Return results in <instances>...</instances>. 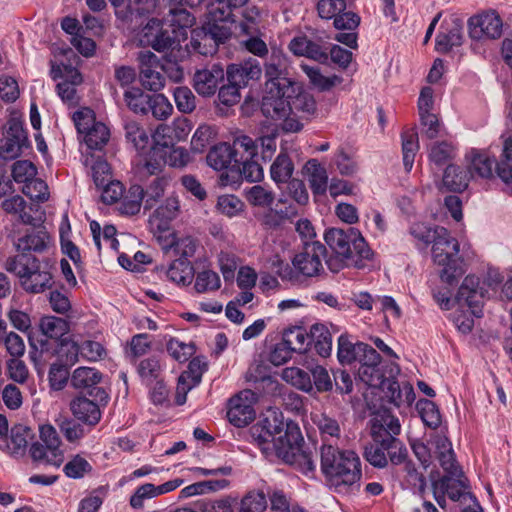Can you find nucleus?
I'll use <instances>...</instances> for the list:
<instances>
[{
	"instance_id": "nucleus-7",
	"label": "nucleus",
	"mask_w": 512,
	"mask_h": 512,
	"mask_svg": "<svg viewBox=\"0 0 512 512\" xmlns=\"http://www.w3.org/2000/svg\"><path fill=\"white\" fill-rule=\"evenodd\" d=\"M296 89H282V87H265V94L261 102V112L266 118L280 120L291 113L290 99Z\"/></svg>"
},
{
	"instance_id": "nucleus-36",
	"label": "nucleus",
	"mask_w": 512,
	"mask_h": 512,
	"mask_svg": "<svg viewBox=\"0 0 512 512\" xmlns=\"http://www.w3.org/2000/svg\"><path fill=\"white\" fill-rule=\"evenodd\" d=\"M151 95L144 93L141 88L129 87L124 92L127 107L136 114L146 115L149 112Z\"/></svg>"
},
{
	"instance_id": "nucleus-28",
	"label": "nucleus",
	"mask_w": 512,
	"mask_h": 512,
	"mask_svg": "<svg viewBox=\"0 0 512 512\" xmlns=\"http://www.w3.org/2000/svg\"><path fill=\"white\" fill-rule=\"evenodd\" d=\"M294 164L285 152H280L270 166L271 179L280 187L292 179Z\"/></svg>"
},
{
	"instance_id": "nucleus-14",
	"label": "nucleus",
	"mask_w": 512,
	"mask_h": 512,
	"mask_svg": "<svg viewBox=\"0 0 512 512\" xmlns=\"http://www.w3.org/2000/svg\"><path fill=\"white\" fill-rule=\"evenodd\" d=\"M180 202L177 196L168 197L150 217L149 224L151 231L162 241V234L170 232L169 223L175 219L179 213Z\"/></svg>"
},
{
	"instance_id": "nucleus-43",
	"label": "nucleus",
	"mask_w": 512,
	"mask_h": 512,
	"mask_svg": "<svg viewBox=\"0 0 512 512\" xmlns=\"http://www.w3.org/2000/svg\"><path fill=\"white\" fill-rule=\"evenodd\" d=\"M40 330L48 338L59 339L69 332V324L63 318L45 316L40 320Z\"/></svg>"
},
{
	"instance_id": "nucleus-40",
	"label": "nucleus",
	"mask_w": 512,
	"mask_h": 512,
	"mask_svg": "<svg viewBox=\"0 0 512 512\" xmlns=\"http://www.w3.org/2000/svg\"><path fill=\"white\" fill-rule=\"evenodd\" d=\"M142 201H144V188L137 184L132 185L128 195L121 201L119 211L123 215H135L140 211Z\"/></svg>"
},
{
	"instance_id": "nucleus-54",
	"label": "nucleus",
	"mask_w": 512,
	"mask_h": 512,
	"mask_svg": "<svg viewBox=\"0 0 512 512\" xmlns=\"http://www.w3.org/2000/svg\"><path fill=\"white\" fill-rule=\"evenodd\" d=\"M352 0H318L317 12L320 18L332 20L350 7Z\"/></svg>"
},
{
	"instance_id": "nucleus-39",
	"label": "nucleus",
	"mask_w": 512,
	"mask_h": 512,
	"mask_svg": "<svg viewBox=\"0 0 512 512\" xmlns=\"http://www.w3.org/2000/svg\"><path fill=\"white\" fill-rule=\"evenodd\" d=\"M124 130L127 141L132 143L137 151H144L148 147L150 143L149 135L138 122L126 121Z\"/></svg>"
},
{
	"instance_id": "nucleus-51",
	"label": "nucleus",
	"mask_w": 512,
	"mask_h": 512,
	"mask_svg": "<svg viewBox=\"0 0 512 512\" xmlns=\"http://www.w3.org/2000/svg\"><path fill=\"white\" fill-rule=\"evenodd\" d=\"M109 130L101 122L93 123L91 128L84 134V141L89 149H101L109 140Z\"/></svg>"
},
{
	"instance_id": "nucleus-15",
	"label": "nucleus",
	"mask_w": 512,
	"mask_h": 512,
	"mask_svg": "<svg viewBox=\"0 0 512 512\" xmlns=\"http://www.w3.org/2000/svg\"><path fill=\"white\" fill-rule=\"evenodd\" d=\"M399 366L395 363L389 365V376L385 379V392L389 402L399 407L402 404L410 405L415 399L413 387L404 383L403 386L395 380V376L399 374Z\"/></svg>"
},
{
	"instance_id": "nucleus-31",
	"label": "nucleus",
	"mask_w": 512,
	"mask_h": 512,
	"mask_svg": "<svg viewBox=\"0 0 512 512\" xmlns=\"http://www.w3.org/2000/svg\"><path fill=\"white\" fill-rule=\"evenodd\" d=\"M436 447L438 450V460L440 466L446 472V475L458 476V473L462 472L459 466L456 464L454 452L451 448V443L448 439L440 437L437 439Z\"/></svg>"
},
{
	"instance_id": "nucleus-60",
	"label": "nucleus",
	"mask_w": 512,
	"mask_h": 512,
	"mask_svg": "<svg viewBox=\"0 0 512 512\" xmlns=\"http://www.w3.org/2000/svg\"><path fill=\"white\" fill-rule=\"evenodd\" d=\"M221 285L219 275L209 269L203 270L196 275L195 289L199 293L217 290Z\"/></svg>"
},
{
	"instance_id": "nucleus-23",
	"label": "nucleus",
	"mask_w": 512,
	"mask_h": 512,
	"mask_svg": "<svg viewBox=\"0 0 512 512\" xmlns=\"http://www.w3.org/2000/svg\"><path fill=\"white\" fill-rule=\"evenodd\" d=\"M462 30V22L459 19H453L444 31L438 33L435 44L436 50L440 53H447L453 47L460 46L463 40Z\"/></svg>"
},
{
	"instance_id": "nucleus-38",
	"label": "nucleus",
	"mask_w": 512,
	"mask_h": 512,
	"mask_svg": "<svg viewBox=\"0 0 512 512\" xmlns=\"http://www.w3.org/2000/svg\"><path fill=\"white\" fill-rule=\"evenodd\" d=\"M166 275L172 282L186 285L192 281L193 267L186 259H176L166 270Z\"/></svg>"
},
{
	"instance_id": "nucleus-1",
	"label": "nucleus",
	"mask_w": 512,
	"mask_h": 512,
	"mask_svg": "<svg viewBox=\"0 0 512 512\" xmlns=\"http://www.w3.org/2000/svg\"><path fill=\"white\" fill-rule=\"evenodd\" d=\"M250 433L267 458L275 456L306 475L314 472L312 453L304 450V438L296 422H284L281 413L272 412L253 425Z\"/></svg>"
},
{
	"instance_id": "nucleus-49",
	"label": "nucleus",
	"mask_w": 512,
	"mask_h": 512,
	"mask_svg": "<svg viewBox=\"0 0 512 512\" xmlns=\"http://www.w3.org/2000/svg\"><path fill=\"white\" fill-rule=\"evenodd\" d=\"M32 460L38 464H48L59 467L64 459L63 452H55V459L48 452V447L42 442H33L29 449Z\"/></svg>"
},
{
	"instance_id": "nucleus-13",
	"label": "nucleus",
	"mask_w": 512,
	"mask_h": 512,
	"mask_svg": "<svg viewBox=\"0 0 512 512\" xmlns=\"http://www.w3.org/2000/svg\"><path fill=\"white\" fill-rule=\"evenodd\" d=\"M255 394L251 390H243L229 400L227 417L236 427H244L255 419L253 402Z\"/></svg>"
},
{
	"instance_id": "nucleus-41",
	"label": "nucleus",
	"mask_w": 512,
	"mask_h": 512,
	"mask_svg": "<svg viewBox=\"0 0 512 512\" xmlns=\"http://www.w3.org/2000/svg\"><path fill=\"white\" fill-rule=\"evenodd\" d=\"M73 348L75 351V361L77 360L78 353L90 362L102 360L107 355L105 347L100 342L93 340H84L79 344H74Z\"/></svg>"
},
{
	"instance_id": "nucleus-44",
	"label": "nucleus",
	"mask_w": 512,
	"mask_h": 512,
	"mask_svg": "<svg viewBox=\"0 0 512 512\" xmlns=\"http://www.w3.org/2000/svg\"><path fill=\"white\" fill-rule=\"evenodd\" d=\"M231 147L235 150V158H238L237 162L243 160V158H258V143L247 135L235 136Z\"/></svg>"
},
{
	"instance_id": "nucleus-52",
	"label": "nucleus",
	"mask_w": 512,
	"mask_h": 512,
	"mask_svg": "<svg viewBox=\"0 0 512 512\" xmlns=\"http://www.w3.org/2000/svg\"><path fill=\"white\" fill-rule=\"evenodd\" d=\"M169 179L165 176L154 178L144 189V208L151 209L164 195Z\"/></svg>"
},
{
	"instance_id": "nucleus-62",
	"label": "nucleus",
	"mask_w": 512,
	"mask_h": 512,
	"mask_svg": "<svg viewBox=\"0 0 512 512\" xmlns=\"http://www.w3.org/2000/svg\"><path fill=\"white\" fill-rule=\"evenodd\" d=\"M364 457L374 467L384 468L388 465L386 448L381 442L373 441L372 444L366 446Z\"/></svg>"
},
{
	"instance_id": "nucleus-27",
	"label": "nucleus",
	"mask_w": 512,
	"mask_h": 512,
	"mask_svg": "<svg viewBox=\"0 0 512 512\" xmlns=\"http://www.w3.org/2000/svg\"><path fill=\"white\" fill-rule=\"evenodd\" d=\"M467 159L469 162L468 173L471 178L475 176L481 178L492 177L495 161L487 154L473 150L467 155Z\"/></svg>"
},
{
	"instance_id": "nucleus-59",
	"label": "nucleus",
	"mask_w": 512,
	"mask_h": 512,
	"mask_svg": "<svg viewBox=\"0 0 512 512\" xmlns=\"http://www.w3.org/2000/svg\"><path fill=\"white\" fill-rule=\"evenodd\" d=\"M237 164H241V167L238 166V169L242 177L248 182H258L263 179L264 172L262 166L258 162V158H243V160L238 161Z\"/></svg>"
},
{
	"instance_id": "nucleus-29",
	"label": "nucleus",
	"mask_w": 512,
	"mask_h": 512,
	"mask_svg": "<svg viewBox=\"0 0 512 512\" xmlns=\"http://www.w3.org/2000/svg\"><path fill=\"white\" fill-rule=\"evenodd\" d=\"M401 432L399 419L391 414L385 413L379 419H375L371 427L373 441H377L378 435L382 438L397 437Z\"/></svg>"
},
{
	"instance_id": "nucleus-58",
	"label": "nucleus",
	"mask_w": 512,
	"mask_h": 512,
	"mask_svg": "<svg viewBox=\"0 0 512 512\" xmlns=\"http://www.w3.org/2000/svg\"><path fill=\"white\" fill-rule=\"evenodd\" d=\"M174 101L177 109L184 113L189 114L196 108V97L188 87H177L173 93Z\"/></svg>"
},
{
	"instance_id": "nucleus-17",
	"label": "nucleus",
	"mask_w": 512,
	"mask_h": 512,
	"mask_svg": "<svg viewBox=\"0 0 512 512\" xmlns=\"http://www.w3.org/2000/svg\"><path fill=\"white\" fill-rule=\"evenodd\" d=\"M101 379L102 375L97 369L92 367H78L73 371L70 383L76 389L94 387V389L90 391V395H94L99 402L107 404L109 397L106 391L101 387H95Z\"/></svg>"
},
{
	"instance_id": "nucleus-61",
	"label": "nucleus",
	"mask_w": 512,
	"mask_h": 512,
	"mask_svg": "<svg viewBox=\"0 0 512 512\" xmlns=\"http://www.w3.org/2000/svg\"><path fill=\"white\" fill-rule=\"evenodd\" d=\"M39 437L43 444L48 447V452L55 459V452H62L60 449L61 440L54 426L43 424L39 427Z\"/></svg>"
},
{
	"instance_id": "nucleus-5",
	"label": "nucleus",
	"mask_w": 512,
	"mask_h": 512,
	"mask_svg": "<svg viewBox=\"0 0 512 512\" xmlns=\"http://www.w3.org/2000/svg\"><path fill=\"white\" fill-rule=\"evenodd\" d=\"M435 233L437 237L432 243L433 261L443 267L440 272L441 280L452 285L464 273L459 256V242L444 227L436 226Z\"/></svg>"
},
{
	"instance_id": "nucleus-35",
	"label": "nucleus",
	"mask_w": 512,
	"mask_h": 512,
	"mask_svg": "<svg viewBox=\"0 0 512 512\" xmlns=\"http://www.w3.org/2000/svg\"><path fill=\"white\" fill-rule=\"evenodd\" d=\"M162 240H164V243H161L164 248L174 247L176 253L181 256L179 259L188 260L196 251V241L189 236L176 240L174 234L168 232L162 235Z\"/></svg>"
},
{
	"instance_id": "nucleus-48",
	"label": "nucleus",
	"mask_w": 512,
	"mask_h": 512,
	"mask_svg": "<svg viewBox=\"0 0 512 512\" xmlns=\"http://www.w3.org/2000/svg\"><path fill=\"white\" fill-rule=\"evenodd\" d=\"M282 378L302 391L310 392L313 390L310 374L298 367L285 368L282 372Z\"/></svg>"
},
{
	"instance_id": "nucleus-12",
	"label": "nucleus",
	"mask_w": 512,
	"mask_h": 512,
	"mask_svg": "<svg viewBox=\"0 0 512 512\" xmlns=\"http://www.w3.org/2000/svg\"><path fill=\"white\" fill-rule=\"evenodd\" d=\"M503 22L499 14L486 11L468 20L469 35L472 39H498L502 35Z\"/></svg>"
},
{
	"instance_id": "nucleus-16",
	"label": "nucleus",
	"mask_w": 512,
	"mask_h": 512,
	"mask_svg": "<svg viewBox=\"0 0 512 512\" xmlns=\"http://www.w3.org/2000/svg\"><path fill=\"white\" fill-rule=\"evenodd\" d=\"M361 22L360 16L353 12L347 11L341 12L338 16L333 19V26L337 30L347 31L339 32L335 35L334 39L351 49H356L358 34L356 32Z\"/></svg>"
},
{
	"instance_id": "nucleus-46",
	"label": "nucleus",
	"mask_w": 512,
	"mask_h": 512,
	"mask_svg": "<svg viewBox=\"0 0 512 512\" xmlns=\"http://www.w3.org/2000/svg\"><path fill=\"white\" fill-rule=\"evenodd\" d=\"M363 345V342L353 343L349 337L342 334L338 338L337 357L342 365H350L359 357L360 350L358 347Z\"/></svg>"
},
{
	"instance_id": "nucleus-26",
	"label": "nucleus",
	"mask_w": 512,
	"mask_h": 512,
	"mask_svg": "<svg viewBox=\"0 0 512 512\" xmlns=\"http://www.w3.org/2000/svg\"><path fill=\"white\" fill-rule=\"evenodd\" d=\"M469 173L457 165L450 164L443 174L442 185L449 191L462 192L469 184Z\"/></svg>"
},
{
	"instance_id": "nucleus-34",
	"label": "nucleus",
	"mask_w": 512,
	"mask_h": 512,
	"mask_svg": "<svg viewBox=\"0 0 512 512\" xmlns=\"http://www.w3.org/2000/svg\"><path fill=\"white\" fill-rule=\"evenodd\" d=\"M282 341L293 352L305 353L310 346V333L302 327H291L284 331Z\"/></svg>"
},
{
	"instance_id": "nucleus-64",
	"label": "nucleus",
	"mask_w": 512,
	"mask_h": 512,
	"mask_svg": "<svg viewBox=\"0 0 512 512\" xmlns=\"http://www.w3.org/2000/svg\"><path fill=\"white\" fill-rule=\"evenodd\" d=\"M64 473L67 477L79 479L92 470L90 463L80 455L74 456L64 466Z\"/></svg>"
},
{
	"instance_id": "nucleus-9",
	"label": "nucleus",
	"mask_w": 512,
	"mask_h": 512,
	"mask_svg": "<svg viewBox=\"0 0 512 512\" xmlns=\"http://www.w3.org/2000/svg\"><path fill=\"white\" fill-rule=\"evenodd\" d=\"M265 87L295 88V82L288 76V59L279 49H272L264 63Z\"/></svg>"
},
{
	"instance_id": "nucleus-2",
	"label": "nucleus",
	"mask_w": 512,
	"mask_h": 512,
	"mask_svg": "<svg viewBox=\"0 0 512 512\" xmlns=\"http://www.w3.org/2000/svg\"><path fill=\"white\" fill-rule=\"evenodd\" d=\"M324 240L332 251L327 255L326 265L333 273L345 267L364 268L365 262L373 257L365 238L354 227L330 228L325 232Z\"/></svg>"
},
{
	"instance_id": "nucleus-25",
	"label": "nucleus",
	"mask_w": 512,
	"mask_h": 512,
	"mask_svg": "<svg viewBox=\"0 0 512 512\" xmlns=\"http://www.w3.org/2000/svg\"><path fill=\"white\" fill-rule=\"evenodd\" d=\"M495 172L504 184V190L512 194V138L503 142L499 161L495 165Z\"/></svg>"
},
{
	"instance_id": "nucleus-56",
	"label": "nucleus",
	"mask_w": 512,
	"mask_h": 512,
	"mask_svg": "<svg viewBox=\"0 0 512 512\" xmlns=\"http://www.w3.org/2000/svg\"><path fill=\"white\" fill-rule=\"evenodd\" d=\"M417 410L424 424L432 429H436L441 424V415L434 402L427 399H421L417 402Z\"/></svg>"
},
{
	"instance_id": "nucleus-42",
	"label": "nucleus",
	"mask_w": 512,
	"mask_h": 512,
	"mask_svg": "<svg viewBox=\"0 0 512 512\" xmlns=\"http://www.w3.org/2000/svg\"><path fill=\"white\" fill-rule=\"evenodd\" d=\"M401 137L404 168L407 172H410L419 150L418 134L414 131H405Z\"/></svg>"
},
{
	"instance_id": "nucleus-57",
	"label": "nucleus",
	"mask_w": 512,
	"mask_h": 512,
	"mask_svg": "<svg viewBox=\"0 0 512 512\" xmlns=\"http://www.w3.org/2000/svg\"><path fill=\"white\" fill-rule=\"evenodd\" d=\"M296 214L297 211L292 205L284 208L269 209L263 215V224L268 228H277L281 226L286 219Z\"/></svg>"
},
{
	"instance_id": "nucleus-21",
	"label": "nucleus",
	"mask_w": 512,
	"mask_h": 512,
	"mask_svg": "<svg viewBox=\"0 0 512 512\" xmlns=\"http://www.w3.org/2000/svg\"><path fill=\"white\" fill-rule=\"evenodd\" d=\"M478 284L479 282L476 277L467 276L456 295L457 302L467 305L471 309L472 314L477 317L480 316V306L483 298L482 293L478 290Z\"/></svg>"
},
{
	"instance_id": "nucleus-32",
	"label": "nucleus",
	"mask_w": 512,
	"mask_h": 512,
	"mask_svg": "<svg viewBox=\"0 0 512 512\" xmlns=\"http://www.w3.org/2000/svg\"><path fill=\"white\" fill-rule=\"evenodd\" d=\"M247 0H210L207 4L208 16L213 22L228 21L232 8L240 7Z\"/></svg>"
},
{
	"instance_id": "nucleus-30",
	"label": "nucleus",
	"mask_w": 512,
	"mask_h": 512,
	"mask_svg": "<svg viewBox=\"0 0 512 512\" xmlns=\"http://www.w3.org/2000/svg\"><path fill=\"white\" fill-rule=\"evenodd\" d=\"M50 244V236L43 230L32 231L18 239L17 250L26 254V252H43Z\"/></svg>"
},
{
	"instance_id": "nucleus-33",
	"label": "nucleus",
	"mask_w": 512,
	"mask_h": 512,
	"mask_svg": "<svg viewBox=\"0 0 512 512\" xmlns=\"http://www.w3.org/2000/svg\"><path fill=\"white\" fill-rule=\"evenodd\" d=\"M310 345L314 346L316 352L327 357L332 350V336L328 328L323 324H314L310 329Z\"/></svg>"
},
{
	"instance_id": "nucleus-47",
	"label": "nucleus",
	"mask_w": 512,
	"mask_h": 512,
	"mask_svg": "<svg viewBox=\"0 0 512 512\" xmlns=\"http://www.w3.org/2000/svg\"><path fill=\"white\" fill-rule=\"evenodd\" d=\"M456 155L455 146L449 141H437L429 148V159L437 166H442L454 159Z\"/></svg>"
},
{
	"instance_id": "nucleus-3",
	"label": "nucleus",
	"mask_w": 512,
	"mask_h": 512,
	"mask_svg": "<svg viewBox=\"0 0 512 512\" xmlns=\"http://www.w3.org/2000/svg\"><path fill=\"white\" fill-rule=\"evenodd\" d=\"M321 470L339 492L359 489L361 461L351 450H340L331 444H323L320 450Z\"/></svg>"
},
{
	"instance_id": "nucleus-10",
	"label": "nucleus",
	"mask_w": 512,
	"mask_h": 512,
	"mask_svg": "<svg viewBox=\"0 0 512 512\" xmlns=\"http://www.w3.org/2000/svg\"><path fill=\"white\" fill-rule=\"evenodd\" d=\"M139 61V78L144 88L157 92L165 86L163 65L158 57L151 51H140L137 57Z\"/></svg>"
},
{
	"instance_id": "nucleus-19",
	"label": "nucleus",
	"mask_w": 512,
	"mask_h": 512,
	"mask_svg": "<svg viewBox=\"0 0 512 512\" xmlns=\"http://www.w3.org/2000/svg\"><path fill=\"white\" fill-rule=\"evenodd\" d=\"M100 403L97 399L95 401L85 396H79L71 401L70 410L73 416L83 424L95 426L102 416ZM102 403L105 405L104 402Z\"/></svg>"
},
{
	"instance_id": "nucleus-11",
	"label": "nucleus",
	"mask_w": 512,
	"mask_h": 512,
	"mask_svg": "<svg viewBox=\"0 0 512 512\" xmlns=\"http://www.w3.org/2000/svg\"><path fill=\"white\" fill-rule=\"evenodd\" d=\"M27 146L28 137L22 122L14 118L10 119L0 141V158L5 160L15 159Z\"/></svg>"
},
{
	"instance_id": "nucleus-37",
	"label": "nucleus",
	"mask_w": 512,
	"mask_h": 512,
	"mask_svg": "<svg viewBox=\"0 0 512 512\" xmlns=\"http://www.w3.org/2000/svg\"><path fill=\"white\" fill-rule=\"evenodd\" d=\"M376 437L377 441L383 443L384 448H386L388 462L394 466L402 464L408 456L405 444L397 437L382 438L381 435Z\"/></svg>"
},
{
	"instance_id": "nucleus-53",
	"label": "nucleus",
	"mask_w": 512,
	"mask_h": 512,
	"mask_svg": "<svg viewBox=\"0 0 512 512\" xmlns=\"http://www.w3.org/2000/svg\"><path fill=\"white\" fill-rule=\"evenodd\" d=\"M247 201L256 207H270L275 200V193L262 185H254L245 191Z\"/></svg>"
},
{
	"instance_id": "nucleus-18",
	"label": "nucleus",
	"mask_w": 512,
	"mask_h": 512,
	"mask_svg": "<svg viewBox=\"0 0 512 512\" xmlns=\"http://www.w3.org/2000/svg\"><path fill=\"white\" fill-rule=\"evenodd\" d=\"M224 68L221 64H213L201 70H197L193 77V86L198 94L211 96L224 80Z\"/></svg>"
},
{
	"instance_id": "nucleus-20",
	"label": "nucleus",
	"mask_w": 512,
	"mask_h": 512,
	"mask_svg": "<svg viewBox=\"0 0 512 512\" xmlns=\"http://www.w3.org/2000/svg\"><path fill=\"white\" fill-rule=\"evenodd\" d=\"M34 438L31 428L18 424L11 428L10 437H6L4 451L14 458H21L27 452V446Z\"/></svg>"
},
{
	"instance_id": "nucleus-45",
	"label": "nucleus",
	"mask_w": 512,
	"mask_h": 512,
	"mask_svg": "<svg viewBox=\"0 0 512 512\" xmlns=\"http://www.w3.org/2000/svg\"><path fill=\"white\" fill-rule=\"evenodd\" d=\"M166 130H168V127L159 125L156 129L155 134L153 135L154 141L156 142L157 145H161L162 149L158 148L157 146L153 147V156L159 155L160 159L159 160L156 158L153 159L151 157L150 159H148L145 162L144 169L146 170V172L148 174H151V175L158 174L162 169L163 163H165L164 161H162L163 153H161V152L164 148H168L169 143L167 141L160 143L159 137H160V135H164Z\"/></svg>"
},
{
	"instance_id": "nucleus-22",
	"label": "nucleus",
	"mask_w": 512,
	"mask_h": 512,
	"mask_svg": "<svg viewBox=\"0 0 512 512\" xmlns=\"http://www.w3.org/2000/svg\"><path fill=\"white\" fill-rule=\"evenodd\" d=\"M238 158H235V150L228 143H219L213 146L207 156V164L216 171L229 169L232 164L235 165Z\"/></svg>"
},
{
	"instance_id": "nucleus-4",
	"label": "nucleus",
	"mask_w": 512,
	"mask_h": 512,
	"mask_svg": "<svg viewBox=\"0 0 512 512\" xmlns=\"http://www.w3.org/2000/svg\"><path fill=\"white\" fill-rule=\"evenodd\" d=\"M54 264L55 262L50 258L39 260L34 256L20 254L8 258L5 267L8 272L18 277L24 291L40 294L52 288Z\"/></svg>"
},
{
	"instance_id": "nucleus-24",
	"label": "nucleus",
	"mask_w": 512,
	"mask_h": 512,
	"mask_svg": "<svg viewBox=\"0 0 512 512\" xmlns=\"http://www.w3.org/2000/svg\"><path fill=\"white\" fill-rule=\"evenodd\" d=\"M309 186L315 195H324L328 189V174L326 168L318 160L310 159L303 168Z\"/></svg>"
},
{
	"instance_id": "nucleus-50",
	"label": "nucleus",
	"mask_w": 512,
	"mask_h": 512,
	"mask_svg": "<svg viewBox=\"0 0 512 512\" xmlns=\"http://www.w3.org/2000/svg\"><path fill=\"white\" fill-rule=\"evenodd\" d=\"M358 377L369 387L385 389L386 376L382 372L380 365H360Z\"/></svg>"
},
{
	"instance_id": "nucleus-6",
	"label": "nucleus",
	"mask_w": 512,
	"mask_h": 512,
	"mask_svg": "<svg viewBox=\"0 0 512 512\" xmlns=\"http://www.w3.org/2000/svg\"><path fill=\"white\" fill-rule=\"evenodd\" d=\"M327 249L319 241L305 242L301 252L292 259L294 269L304 277L312 278L324 272L323 260L326 261Z\"/></svg>"
},
{
	"instance_id": "nucleus-8",
	"label": "nucleus",
	"mask_w": 512,
	"mask_h": 512,
	"mask_svg": "<svg viewBox=\"0 0 512 512\" xmlns=\"http://www.w3.org/2000/svg\"><path fill=\"white\" fill-rule=\"evenodd\" d=\"M53 80L62 79L57 86V93L64 103L76 106L80 101L76 87L83 82L81 73L70 65L53 66L51 69Z\"/></svg>"
},
{
	"instance_id": "nucleus-55",
	"label": "nucleus",
	"mask_w": 512,
	"mask_h": 512,
	"mask_svg": "<svg viewBox=\"0 0 512 512\" xmlns=\"http://www.w3.org/2000/svg\"><path fill=\"white\" fill-rule=\"evenodd\" d=\"M267 508V492L251 490L241 500V512H263Z\"/></svg>"
},
{
	"instance_id": "nucleus-63",
	"label": "nucleus",
	"mask_w": 512,
	"mask_h": 512,
	"mask_svg": "<svg viewBox=\"0 0 512 512\" xmlns=\"http://www.w3.org/2000/svg\"><path fill=\"white\" fill-rule=\"evenodd\" d=\"M149 111H151L153 117L156 119L164 120L171 115L173 107L163 94H155L151 95Z\"/></svg>"
}]
</instances>
